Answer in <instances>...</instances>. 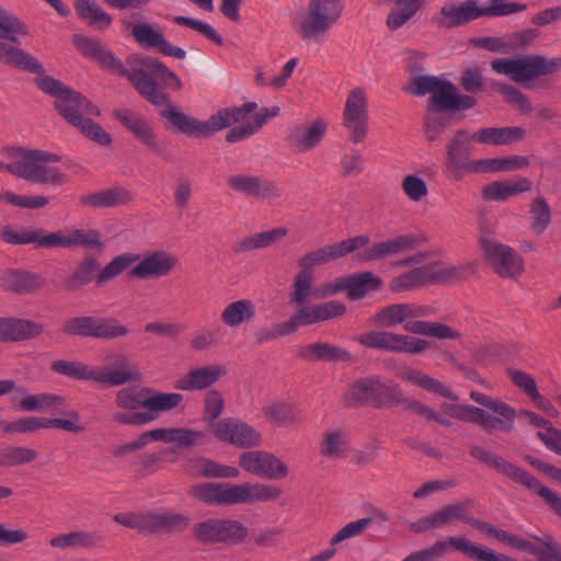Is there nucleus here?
Returning a JSON list of instances; mask_svg holds the SVG:
<instances>
[{
  "instance_id": "1",
  "label": "nucleus",
  "mask_w": 561,
  "mask_h": 561,
  "mask_svg": "<svg viewBox=\"0 0 561 561\" xmlns=\"http://www.w3.org/2000/svg\"><path fill=\"white\" fill-rule=\"evenodd\" d=\"M183 396L178 392H162L149 387H125L115 394V405L121 410L111 414L115 423L140 426L156 421L160 414L181 404Z\"/></svg>"
},
{
  "instance_id": "2",
  "label": "nucleus",
  "mask_w": 561,
  "mask_h": 561,
  "mask_svg": "<svg viewBox=\"0 0 561 561\" xmlns=\"http://www.w3.org/2000/svg\"><path fill=\"white\" fill-rule=\"evenodd\" d=\"M1 238L12 245L34 244L37 248H77L101 249L100 234L89 229H66L46 233L41 228L4 226Z\"/></svg>"
},
{
  "instance_id": "3",
  "label": "nucleus",
  "mask_w": 561,
  "mask_h": 561,
  "mask_svg": "<svg viewBox=\"0 0 561 561\" xmlns=\"http://www.w3.org/2000/svg\"><path fill=\"white\" fill-rule=\"evenodd\" d=\"M277 486L261 483H199L192 485L188 495L207 505L252 504L277 500L280 495Z\"/></svg>"
},
{
  "instance_id": "4",
  "label": "nucleus",
  "mask_w": 561,
  "mask_h": 561,
  "mask_svg": "<svg viewBox=\"0 0 561 561\" xmlns=\"http://www.w3.org/2000/svg\"><path fill=\"white\" fill-rule=\"evenodd\" d=\"M129 67L127 78L138 92L154 105L161 106L168 103V95L159 89L154 79L156 75L167 85L174 90L182 88L180 78L161 61L153 57L131 55L127 59Z\"/></svg>"
},
{
  "instance_id": "5",
  "label": "nucleus",
  "mask_w": 561,
  "mask_h": 561,
  "mask_svg": "<svg viewBox=\"0 0 561 561\" xmlns=\"http://www.w3.org/2000/svg\"><path fill=\"white\" fill-rule=\"evenodd\" d=\"M116 367H93L78 360L58 359L51 364V369L59 375L77 379L95 381L115 387L137 380L139 370L133 366L125 356H115Z\"/></svg>"
},
{
  "instance_id": "6",
  "label": "nucleus",
  "mask_w": 561,
  "mask_h": 561,
  "mask_svg": "<svg viewBox=\"0 0 561 561\" xmlns=\"http://www.w3.org/2000/svg\"><path fill=\"white\" fill-rule=\"evenodd\" d=\"M344 0H308L306 12L296 18L294 28L308 43H322L344 12Z\"/></svg>"
},
{
  "instance_id": "7",
  "label": "nucleus",
  "mask_w": 561,
  "mask_h": 561,
  "mask_svg": "<svg viewBox=\"0 0 561 561\" xmlns=\"http://www.w3.org/2000/svg\"><path fill=\"white\" fill-rule=\"evenodd\" d=\"M55 107L69 124L90 140L104 147L112 144L111 135L92 121L93 116L101 114L99 107L81 93L69 90L60 100H56Z\"/></svg>"
},
{
  "instance_id": "8",
  "label": "nucleus",
  "mask_w": 561,
  "mask_h": 561,
  "mask_svg": "<svg viewBox=\"0 0 561 561\" xmlns=\"http://www.w3.org/2000/svg\"><path fill=\"white\" fill-rule=\"evenodd\" d=\"M285 322L277 323L273 327L271 333L261 336L260 341L275 339L295 333L301 327L313 325L319 322L329 321L333 318L343 316L346 307L343 302L331 300L317 305H301Z\"/></svg>"
},
{
  "instance_id": "9",
  "label": "nucleus",
  "mask_w": 561,
  "mask_h": 561,
  "mask_svg": "<svg viewBox=\"0 0 561 561\" xmlns=\"http://www.w3.org/2000/svg\"><path fill=\"white\" fill-rule=\"evenodd\" d=\"M499 75H505L517 83L552 75L561 69V57L546 58L541 55H527L520 58H500L491 64Z\"/></svg>"
},
{
  "instance_id": "10",
  "label": "nucleus",
  "mask_w": 561,
  "mask_h": 561,
  "mask_svg": "<svg viewBox=\"0 0 561 561\" xmlns=\"http://www.w3.org/2000/svg\"><path fill=\"white\" fill-rule=\"evenodd\" d=\"M463 268L445 262H431L394 276L389 289L392 293H404L422 287L428 283L459 279Z\"/></svg>"
},
{
  "instance_id": "11",
  "label": "nucleus",
  "mask_w": 561,
  "mask_h": 561,
  "mask_svg": "<svg viewBox=\"0 0 561 561\" xmlns=\"http://www.w3.org/2000/svg\"><path fill=\"white\" fill-rule=\"evenodd\" d=\"M461 551L477 561H500V558L491 550L482 549L465 537H448L446 540L436 541L433 546L410 553L402 561H438L449 548Z\"/></svg>"
},
{
  "instance_id": "12",
  "label": "nucleus",
  "mask_w": 561,
  "mask_h": 561,
  "mask_svg": "<svg viewBox=\"0 0 561 561\" xmlns=\"http://www.w3.org/2000/svg\"><path fill=\"white\" fill-rule=\"evenodd\" d=\"M249 530L241 522L229 518H208L193 527L195 539L202 543H240Z\"/></svg>"
},
{
  "instance_id": "13",
  "label": "nucleus",
  "mask_w": 561,
  "mask_h": 561,
  "mask_svg": "<svg viewBox=\"0 0 561 561\" xmlns=\"http://www.w3.org/2000/svg\"><path fill=\"white\" fill-rule=\"evenodd\" d=\"M481 247L495 273L504 278L518 277L524 272V260L510 245L492 237H483Z\"/></svg>"
},
{
  "instance_id": "14",
  "label": "nucleus",
  "mask_w": 561,
  "mask_h": 561,
  "mask_svg": "<svg viewBox=\"0 0 561 561\" xmlns=\"http://www.w3.org/2000/svg\"><path fill=\"white\" fill-rule=\"evenodd\" d=\"M69 335L91 336L96 339H115L128 333V329L113 318L90 316L68 319L62 327Z\"/></svg>"
},
{
  "instance_id": "15",
  "label": "nucleus",
  "mask_w": 561,
  "mask_h": 561,
  "mask_svg": "<svg viewBox=\"0 0 561 561\" xmlns=\"http://www.w3.org/2000/svg\"><path fill=\"white\" fill-rule=\"evenodd\" d=\"M356 340L363 346L369 348L399 353L419 354L424 352L428 347V342H426L423 339L403 334H396L388 331L366 332L358 335Z\"/></svg>"
},
{
  "instance_id": "16",
  "label": "nucleus",
  "mask_w": 561,
  "mask_h": 561,
  "mask_svg": "<svg viewBox=\"0 0 561 561\" xmlns=\"http://www.w3.org/2000/svg\"><path fill=\"white\" fill-rule=\"evenodd\" d=\"M215 437L238 448H253L262 443V434L247 422L226 417L211 425Z\"/></svg>"
},
{
  "instance_id": "17",
  "label": "nucleus",
  "mask_w": 561,
  "mask_h": 561,
  "mask_svg": "<svg viewBox=\"0 0 561 561\" xmlns=\"http://www.w3.org/2000/svg\"><path fill=\"white\" fill-rule=\"evenodd\" d=\"M343 125L354 144L362 142L366 138L368 133V100L363 89L356 88L350 92L345 102Z\"/></svg>"
},
{
  "instance_id": "18",
  "label": "nucleus",
  "mask_w": 561,
  "mask_h": 561,
  "mask_svg": "<svg viewBox=\"0 0 561 561\" xmlns=\"http://www.w3.org/2000/svg\"><path fill=\"white\" fill-rule=\"evenodd\" d=\"M240 466L251 474L271 480L285 479L289 469L277 456L264 450H250L240 455Z\"/></svg>"
},
{
  "instance_id": "19",
  "label": "nucleus",
  "mask_w": 561,
  "mask_h": 561,
  "mask_svg": "<svg viewBox=\"0 0 561 561\" xmlns=\"http://www.w3.org/2000/svg\"><path fill=\"white\" fill-rule=\"evenodd\" d=\"M470 455L477 460L483 462L485 466L508 477L515 482L523 484L527 489L531 491L538 489L540 482L534 476L503 457L494 454L492 450L480 445H473L470 448Z\"/></svg>"
},
{
  "instance_id": "20",
  "label": "nucleus",
  "mask_w": 561,
  "mask_h": 561,
  "mask_svg": "<svg viewBox=\"0 0 561 561\" xmlns=\"http://www.w3.org/2000/svg\"><path fill=\"white\" fill-rule=\"evenodd\" d=\"M423 241V238L414 233L399 234L379 242H376L356 253V259L360 262H371L382 260L388 256L403 254L415 250Z\"/></svg>"
},
{
  "instance_id": "21",
  "label": "nucleus",
  "mask_w": 561,
  "mask_h": 561,
  "mask_svg": "<svg viewBox=\"0 0 561 561\" xmlns=\"http://www.w3.org/2000/svg\"><path fill=\"white\" fill-rule=\"evenodd\" d=\"M381 284V278L373 272H363L336 278L331 282V287H328L323 295L333 296L346 290L348 297L356 300L365 297L370 291L378 290Z\"/></svg>"
},
{
  "instance_id": "22",
  "label": "nucleus",
  "mask_w": 561,
  "mask_h": 561,
  "mask_svg": "<svg viewBox=\"0 0 561 561\" xmlns=\"http://www.w3.org/2000/svg\"><path fill=\"white\" fill-rule=\"evenodd\" d=\"M2 153L9 159V162L4 163L3 170L30 182L35 173L36 164L45 157L43 150L14 146L4 147Z\"/></svg>"
},
{
  "instance_id": "23",
  "label": "nucleus",
  "mask_w": 561,
  "mask_h": 561,
  "mask_svg": "<svg viewBox=\"0 0 561 561\" xmlns=\"http://www.w3.org/2000/svg\"><path fill=\"white\" fill-rule=\"evenodd\" d=\"M472 141H474L473 134L461 129L456 131L446 147L447 163L445 172L456 181L465 175V170L469 162L468 151Z\"/></svg>"
},
{
  "instance_id": "24",
  "label": "nucleus",
  "mask_w": 561,
  "mask_h": 561,
  "mask_svg": "<svg viewBox=\"0 0 561 561\" xmlns=\"http://www.w3.org/2000/svg\"><path fill=\"white\" fill-rule=\"evenodd\" d=\"M256 108L257 104L255 102H248L241 106L219 110L207 121L203 122L204 137H209L233 124H237V126L245 125L249 121V115Z\"/></svg>"
},
{
  "instance_id": "25",
  "label": "nucleus",
  "mask_w": 561,
  "mask_h": 561,
  "mask_svg": "<svg viewBox=\"0 0 561 561\" xmlns=\"http://www.w3.org/2000/svg\"><path fill=\"white\" fill-rule=\"evenodd\" d=\"M148 432L151 442L172 443L181 449L202 446L208 439L205 432L190 427H159Z\"/></svg>"
},
{
  "instance_id": "26",
  "label": "nucleus",
  "mask_w": 561,
  "mask_h": 561,
  "mask_svg": "<svg viewBox=\"0 0 561 561\" xmlns=\"http://www.w3.org/2000/svg\"><path fill=\"white\" fill-rule=\"evenodd\" d=\"M232 191L256 198H278L282 193L273 181L249 174L232 175L228 180Z\"/></svg>"
},
{
  "instance_id": "27",
  "label": "nucleus",
  "mask_w": 561,
  "mask_h": 561,
  "mask_svg": "<svg viewBox=\"0 0 561 561\" xmlns=\"http://www.w3.org/2000/svg\"><path fill=\"white\" fill-rule=\"evenodd\" d=\"M73 44L85 56L98 59L102 67L117 76L127 77L129 67L126 68L123 62L110 50L102 45L101 42L83 36L75 35Z\"/></svg>"
},
{
  "instance_id": "28",
  "label": "nucleus",
  "mask_w": 561,
  "mask_h": 561,
  "mask_svg": "<svg viewBox=\"0 0 561 561\" xmlns=\"http://www.w3.org/2000/svg\"><path fill=\"white\" fill-rule=\"evenodd\" d=\"M176 257L165 251H156L146 254L131 270L134 277L141 279L160 278L167 276L175 267Z\"/></svg>"
},
{
  "instance_id": "29",
  "label": "nucleus",
  "mask_w": 561,
  "mask_h": 561,
  "mask_svg": "<svg viewBox=\"0 0 561 561\" xmlns=\"http://www.w3.org/2000/svg\"><path fill=\"white\" fill-rule=\"evenodd\" d=\"M226 374L227 368L221 364L197 367L181 376L175 382V388L183 391L203 390L215 385Z\"/></svg>"
},
{
  "instance_id": "30",
  "label": "nucleus",
  "mask_w": 561,
  "mask_h": 561,
  "mask_svg": "<svg viewBox=\"0 0 561 561\" xmlns=\"http://www.w3.org/2000/svg\"><path fill=\"white\" fill-rule=\"evenodd\" d=\"M432 309L427 306L414 304H393L381 309L377 316L376 321L382 327H394L403 323L410 319L428 317Z\"/></svg>"
},
{
  "instance_id": "31",
  "label": "nucleus",
  "mask_w": 561,
  "mask_h": 561,
  "mask_svg": "<svg viewBox=\"0 0 561 561\" xmlns=\"http://www.w3.org/2000/svg\"><path fill=\"white\" fill-rule=\"evenodd\" d=\"M430 104L437 111H458L473 107L476 100L472 96L459 94L453 83L442 81L434 95H431Z\"/></svg>"
},
{
  "instance_id": "32",
  "label": "nucleus",
  "mask_w": 561,
  "mask_h": 561,
  "mask_svg": "<svg viewBox=\"0 0 561 561\" xmlns=\"http://www.w3.org/2000/svg\"><path fill=\"white\" fill-rule=\"evenodd\" d=\"M443 24L453 27L467 24L473 20L484 18L483 5L478 0H465L459 4L446 3L440 9Z\"/></svg>"
},
{
  "instance_id": "33",
  "label": "nucleus",
  "mask_w": 561,
  "mask_h": 561,
  "mask_svg": "<svg viewBox=\"0 0 561 561\" xmlns=\"http://www.w3.org/2000/svg\"><path fill=\"white\" fill-rule=\"evenodd\" d=\"M43 332V325L26 319L0 318V342H20L34 339Z\"/></svg>"
},
{
  "instance_id": "34",
  "label": "nucleus",
  "mask_w": 561,
  "mask_h": 561,
  "mask_svg": "<svg viewBox=\"0 0 561 561\" xmlns=\"http://www.w3.org/2000/svg\"><path fill=\"white\" fill-rule=\"evenodd\" d=\"M114 115L141 144L153 150L159 149L153 129L140 115L126 108L116 110Z\"/></svg>"
},
{
  "instance_id": "35",
  "label": "nucleus",
  "mask_w": 561,
  "mask_h": 561,
  "mask_svg": "<svg viewBox=\"0 0 561 561\" xmlns=\"http://www.w3.org/2000/svg\"><path fill=\"white\" fill-rule=\"evenodd\" d=\"M313 272L312 271H299L294 277L291 291L289 293V305L301 306L307 302L311 297L314 298H327L324 291L328 287H331V283L323 284L320 288L313 287Z\"/></svg>"
},
{
  "instance_id": "36",
  "label": "nucleus",
  "mask_w": 561,
  "mask_h": 561,
  "mask_svg": "<svg viewBox=\"0 0 561 561\" xmlns=\"http://www.w3.org/2000/svg\"><path fill=\"white\" fill-rule=\"evenodd\" d=\"M44 156L42 161L36 164L35 173L31 182L49 187H58L66 184L69 180L68 175L58 167L53 165V163L60 160L59 156L48 151H44Z\"/></svg>"
},
{
  "instance_id": "37",
  "label": "nucleus",
  "mask_w": 561,
  "mask_h": 561,
  "mask_svg": "<svg viewBox=\"0 0 561 561\" xmlns=\"http://www.w3.org/2000/svg\"><path fill=\"white\" fill-rule=\"evenodd\" d=\"M522 127H488L473 133L474 141L481 145L505 146L525 138Z\"/></svg>"
},
{
  "instance_id": "38",
  "label": "nucleus",
  "mask_w": 561,
  "mask_h": 561,
  "mask_svg": "<svg viewBox=\"0 0 561 561\" xmlns=\"http://www.w3.org/2000/svg\"><path fill=\"white\" fill-rule=\"evenodd\" d=\"M530 188L531 182L526 178L515 181H495L483 187L482 197L488 202H503Z\"/></svg>"
},
{
  "instance_id": "39",
  "label": "nucleus",
  "mask_w": 561,
  "mask_h": 561,
  "mask_svg": "<svg viewBox=\"0 0 561 561\" xmlns=\"http://www.w3.org/2000/svg\"><path fill=\"white\" fill-rule=\"evenodd\" d=\"M279 114V107H266L260 113H251L245 125L232 127L226 135V140L230 144L243 140L255 134L270 118Z\"/></svg>"
},
{
  "instance_id": "40",
  "label": "nucleus",
  "mask_w": 561,
  "mask_h": 561,
  "mask_svg": "<svg viewBox=\"0 0 561 561\" xmlns=\"http://www.w3.org/2000/svg\"><path fill=\"white\" fill-rule=\"evenodd\" d=\"M288 234V229L278 227L267 231L257 232L237 241L233 245L236 253H247L271 247Z\"/></svg>"
},
{
  "instance_id": "41",
  "label": "nucleus",
  "mask_w": 561,
  "mask_h": 561,
  "mask_svg": "<svg viewBox=\"0 0 561 561\" xmlns=\"http://www.w3.org/2000/svg\"><path fill=\"white\" fill-rule=\"evenodd\" d=\"M18 391L23 394L19 402V408L24 412H46L61 408L66 402L65 397L55 393L43 392L31 394L26 393L24 388H18Z\"/></svg>"
},
{
  "instance_id": "42",
  "label": "nucleus",
  "mask_w": 561,
  "mask_h": 561,
  "mask_svg": "<svg viewBox=\"0 0 561 561\" xmlns=\"http://www.w3.org/2000/svg\"><path fill=\"white\" fill-rule=\"evenodd\" d=\"M325 129V124L321 121H317L311 125H301L294 128L289 135V139L291 145L299 151H309L321 141Z\"/></svg>"
},
{
  "instance_id": "43",
  "label": "nucleus",
  "mask_w": 561,
  "mask_h": 561,
  "mask_svg": "<svg viewBox=\"0 0 561 561\" xmlns=\"http://www.w3.org/2000/svg\"><path fill=\"white\" fill-rule=\"evenodd\" d=\"M0 61L32 73L43 72L42 64L34 56L4 42H0Z\"/></svg>"
},
{
  "instance_id": "44",
  "label": "nucleus",
  "mask_w": 561,
  "mask_h": 561,
  "mask_svg": "<svg viewBox=\"0 0 561 561\" xmlns=\"http://www.w3.org/2000/svg\"><path fill=\"white\" fill-rule=\"evenodd\" d=\"M300 356L308 362H347L352 358L351 353L346 350L324 342L311 343L305 346Z\"/></svg>"
},
{
  "instance_id": "45",
  "label": "nucleus",
  "mask_w": 561,
  "mask_h": 561,
  "mask_svg": "<svg viewBox=\"0 0 561 561\" xmlns=\"http://www.w3.org/2000/svg\"><path fill=\"white\" fill-rule=\"evenodd\" d=\"M190 522L188 516L180 513H149V533H181Z\"/></svg>"
},
{
  "instance_id": "46",
  "label": "nucleus",
  "mask_w": 561,
  "mask_h": 561,
  "mask_svg": "<svg viewBox=\"0 0 561 561\" xmlns=\"http://www.w3.org/2000/svg\"><path fill=\"white\" fill-rule=\"evenodd\" d=\"M390 3L391 8L387 16V26L392 30H399L410 21L422 7V0H382Z\"/></svg>"
},
{
  "instance_id": "47",
  "label": "nucleus",
  "mask_w": 561,
  "mask_h": 561,
  "mask_svg": "<svg viewBox=\"0 0 561 561\" xmlns=\"http://www.w3.org/2000/svg\"><path fill=\"white\" fill-rule=\"evenodd\" d=\"M43 285L44 279L30 272L8 271L2 276V286L14 293H31L39 289Z\"/></svg>"
},
{
  "instance_id": "48",
  "label": "nucleus",
  "mask_w": 561,
  "mask_h": 561,
  "mask_svg": "<svg viewBox=\"0 0 561 561\" xmlns=\"http://www.w3.org/2000/svg\"><path fill=\"white\" fill-rule=\"evenodd\" d=\"M129 199L130 195L126 190L111 188L84 195L81 197L80 203L84 207L105 208L125 204Z\"/></svg>"
},
{
  "instance_id": "49",
  "label": "nucleus",
  "mask_w": 561,
  "mask_h": 561,
  "mask_svg": "<svg viewBox=\"0 0 561 561\" xmlns=\"http://www.w3.org/2000/svg\"><path fill=\"white\" fill-rule=\"evenodd\" d=\"M102 540V537L96 533L90 531H71L66 534H60L53 537L49 541V545L53 548L57 549H67V548H83L89 549L94 546L99 541Z\"/></svg>"
},
{
  "instance_id": "50",
  "label": "nucleus",
  "mask_w": 561,
  "mask_h": 561,
  "mask_svg": "<svg viewBox=\"0 0 561 561\" xmlns=\"http://www.w3.org/2000/svg\"><path fill=\"white\" fill-rule=\"evenodd\" d=\"M404 330L414 334L433 336L437 339L456 340L460 334L450 327L439 323L410 319L403 325Z\"/></svg>"
},
{
  "instance_id": "51",
  "label": "nucleus",
  "mask_w": 561,
  "mask_h": 561,
  "mask_svg": "<svg viewBox=\"0 0 561 561\" xmlns=\"http://www.w3.org/2000/svg\"><path fill=\"white\" fill-rule=\"evenodd\" d=\"M322 456L329 459H341L346 457L348 451L347 435L341 430H330L323 434L319 446Z\"/></svg>"
},
{
  "instance_id": "52",
  "label": "nucleus",
  "mask_w": 561,
  "mask_h": 561,
  "mask_svg": "<svg viewBox=\"0 0 561 561\" xmlns=\"http://www.w3.org/2000/svg\"><path fill=\"white\" fill-rule=\"evenodd\" d=\"M255 314L252 301L247 299L228 304L221 312V321L229 328L240 327L250 321Z\"/></svg>"
},
{
  "instance_id": "53",
  "label": "nucleus",
  "mask_w": 561,
  "mask_h": 561,
  "mask_svg": "<svg viewBox=\"0 0 561 561\" xmlns=\"http://www.w3.org/2000/svg\"><path fill=\"white\" fill-rule=\"evenodd\" d=\"M264 415L278 426H286L300 421L298 408L286 401L270 403L263 408Z\"/></svg>"
},
{
  "instance_id": "54",
  "label": "nucleus",
  "mask_w": 561,
  "mask_h": 561,
  "mask_svg": "<svg viewBox=\"0 0 561 561\" xmlns=\"http://www.w3.org/2000/svg\"><path fill=\"white\" fill-rule=\"evenodd\" d=\"M162 116L172 123L181 133L204 137L203 122L180 112L174 106L163 110Z\"/></svg>"
},
{
  "instance_id": "55",
  "label": "nucleus",
  "mask_w": 561,
  "mask_h": 561,
  "mask_svg": "<svg viewBox=\"0 0 561 561\" xmlns=\"http://www.w3.org/2000/svg\"><path fill=\"white\" fill-rule=\"evenodd\" d=\"M405 402L402 390L393 381H385L377 376L374 404L379 408L393 407Z\"/></svg>"
},
{
  "instance_id": "56",
  "label": "nucleus",
  "mask_w": 561,
  "mask_h": 561,
  "mask_svg": "<svg viewBox=\"0 0 561 561\" xmlns=\"http://www.w3.org/2000/svg\"><path fill=\"white\" fill-rule=\"evenodd\" d=\"M37 453L25 446L9 445L0 448V467H18L32 462Z\"/></svg>"
},
{
  "instance_id": "57",
  "label": "nucleus",
  "mask_w": 561,
  "mask_h": 561,
  "mask_svg": "<svg viewBox=\"0 0 561 561\" xmlns=\"http://www.w3.org/2000/svg\"><path fill=\"white\" fill-rule=\"evenodd\" d=\"M99 270V263L94 259L83 260L76 272L65 280V288L68 291H76L89 284Z\"/></svg>"
},
{
  "instance_id": "58",
  "label": "nucleus",
  "mask_w": 561,
  "mask_h": 561,
  "mask_svg": "<svg viewBox=\"0 0 561 561\" xmlns=\"http://www.w3.org/2000/svg\"><path fill=\"white\" fill-rule=\"evenodd\" d=\"M77 11L79 15L95 28L103 30L110 26L112 19L96 3L81 0L78 3Z\"/></svg>"
},
{
  "instance_id": "59",
  "label": "nucleus",
  "mask_w": 561,
  "mask_h": 561,
  "mask_svg": "<svg viewBox=\"0 0 561 561\" xmlns=\"http://www.w3.org/2000/svg\"><path fill=\"white\" fill-rule=\"evenodd\" d=\"M26 25L14 14L0 7V38L19 43L18 35H27Z\"/></svg>"
},
{
  "instance_id": "60",
  "label": "nucleus",
  "mask_w": 561,
  "mask_h": 561,
  "mask_svg": "<svg viewBox=\"0 0 561 561\" xmlns=\"http://www.w3.org/2000/svg\"><path fill=\"white\" fill-rule=\"evenodd\" d=\"M469 414L472 419L468 422L479 423L486 432H492L495 430L511 432L514 426V422H508L501 416L494 417L483 409L473 405H469Z\"/></svg>"
},
{
  "instance_id": "61",
  "label": "nucleus",
  "mask_w": 561,
  "mask_h": 561,
  "mask_svg": "<svg viewBox=\"0 0 561 561\" xmlns=\"http://www.w3.org/2000/svg\"><path fill=\"white\" fill-rule=\"evenodd\" d=\"M470 398L490 409L491 411H493L495 414H497L499 416L505 419L506 421L508 422H514L516 416H517V412L514 408H512L511 405H508L507 403L505 402H502L500 400H496V399H493L484 393H481V392H478V391H471L470 392Z\"/></svg>"
},
{
  "instance_id": "62",
  "label": "nucleus",
  "mask_w": 561,
  "mask_h": 561,
  "mask_svg": "<svg viewBox=\"0 0 561 561\" xmlns=\"http://www.w3.org/2000/svg\"><path fill=\"white\" fill-rule=\"evenodd\" d=\"M139 260V255L123 253L114 257L98 275V283H105L127 270L131 264Z\"/></svg>"
},
{
  "instance_id": "63",
  "label": "nucleus",
  "mask_w": 561,
  "mask_h": 561,
  "mask_svg": "<svg viewBox=\"0 0 561 561\" xmlns=\"http://www.w3.org/2000/svg\"><path fill=\"white\" fill-rule=\"evenodd\" d=\"M133 36L144 47L160 49L164 42L163 34L149 23H138L133 27Z\"/></svg>"
},
{
  "instance_id": "64",
  "label": "nucleus",
  "mask_w": 561,
  "mask_h": 561,
  "mask_svg": "<svg viewBox=\"0 0 561 561\" xmlns=\"http://www.w3.org/2000/svg\"><path fill=\"white\" fill-rule=\"evenodd\" d=\"M377 376L362 378L350 388L348 396L354 402H375Z\"/></svg>"
}]
</instances>
